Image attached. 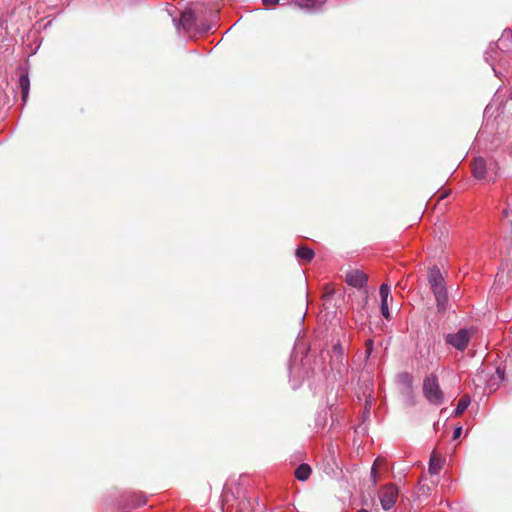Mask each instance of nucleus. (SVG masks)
<instances>
[{"instance_id":"obj_1","label":"nucleus","mask_w":512,"mask_h":512,"mask_svg":"<svg viewBox=\"0 0 512 512\" xmlns=\"http://www.w3.org/2000/svg\"><path fill=\"white\" fill-rule=\"evenodd\" d=\"M423 390L427 400L433 404H441V402H444V394L440 388L437 376L430 375L426 377L423 384Z\"/></svg>"},{"instance_id":"obj_2","label":"nucleus","mask_w":512,"mask_h":512,"mask_svg":"<svg viewBox=\"0 0 512 512\" xmlns=\"http://www.w3.org/2000/svg\"><path fill=\"white\" fill-rule=\"evenodd\" d=\"M474 331L472 328H462L453 334H448L446 341L449 345L455 347L458 350H465L468 347V343L473 335Z\"/></svg>"},{"instance_id":"obj_3","label":"nucleus","mask_w":512,"mask_h":512,"mask_svg":"<svg viewBox=\"0 0 512 512\" xmlns=\"http://www.w3.org/2000/svg\"><path fill=\"white\" fill-rule=\"evenodd\" d=\"M398 494V488L397 486L393 485V483H389L388 485L384 486L379 492L382 508L384 510H390V508H392L396 503Z\"/></svg>"},{"instance_id":"obj_4","label":"nucleus","mask_w":512,"mask_h":512,"mask_svg":"<svg viewBox=\"0 0 512 512\" xmlns=\"http://www.w3.org/2000/svg\"><path fill=\"white\" fill-rule=\"evenodd\" d=\"M369 280L368 274L359 269L348 270L345 275V282L355 288H362Z\"/></svg>"},{"instance_id":"obj_5","label":"nucleus","mask_w":512,"mask_h":512,"mask_svg":"<svg viewBox=\"0 0 512 512\" xmlns=\"http://www.w3.org/2000/svg\"><path fill=\"white\" fill-rule=\"evenodd\" d=\"M428 283L436 297L440 288L444 284V278L441 274L439 267L433 266L428 270Z\"/></svg>"},{"instance_id":"obj_6","label":"nucleus","mask_w":512,"mask_h":512,"mask_svg":"<svg viewBox=\"0 0 512 512\" xmlns=\"http://www.w3.org/2000/svg\"><path fill=\"white\" fill-rule=\"evenodd\" d=\"M436 298V306L438 312L444 313L448 308V294L447 287L443 284L439 290V292L435 296Z\"/></svg>"},{"instance_id":"obj_7","label":"nucleus","mask_w":512,"mask_h":512,"mask_svg":"<svg viewBox=\"0 0 512 512\" xmlns=\"http://www.w3.org/2000/svg\"><path fill=\"white\" fill-rule=\"evenodd\" d=\"M472 173L474 177L483 179L486 174V163L483 157H477L472 163Z\"/></svg>"},{"instance_id":"obj_8","label":"nucleus","mask_w":512,"mask_h":512,"mask_svg":"<svg viewBox=\"0 0 512 512\" xmlns=\"http://www.w3.org/2000/svg\"><path fill=\"white\" fill-rule=\"evenodd\" d=\"M443 466V461L435 452H432L430 460H429V466H428V472L431 474H437L440 472Z\"/></svg>"},{"instance_id":"obj_9","label":"nucleus","mask_w":512,"mask_h":512,"mask_svg":"<svg viewBox=\"0 0 512 512\" xmlns=\"http://www.w3.org/2000/svg\"><path fill=\"white\" fill-rule=\"evenodd\" d=\"M296 256L299 259L305 260V261H311L313 260L315 256V252L313 249L308 248V246H299L296 249Z\"/></svg>"},{"instance_id":"obj_10","label":"nucleus","mask_w":512,"mask_h":512,"mask_svg":"<svg viewBox=\"0 0 512 512\" xmlns=\"http://www.w3.org/2000/svg\"><path fill=\"white\" fill-rule=\"evenodd\" d=\"M20 87L22 92V99L24 102L29 98V89H30V78L28 74L20 75Z\"/></svg>"},{"instance_id":"obj_11","label":"nucleus","mask_w":512,"mask_h":512,"mask_svg":"<svg viewBox=\"0 0 512 512\" xmlns=\"http://www.w3.org/2000/svg\"><path fill=\"white\" fill-rule=\"evenodd\" d=\"M312 473V469L308 464H301L295 469V477L298 480H307Z\"/></svg>"},{"instance_id":"obj_12","label":"nucleus","mask_w":512,"mask_h":512,"mask_svg":"<svg viewBox=\"0 0 512 512\" xmlns=\"http://www.w3.org/2000/svg\"><path fill=\"white\" fill-rule=\"evenodd\" d=\"M469 404H471V397L468 394H464L460 397L458 405L454 411L455 415H461L468 408Z\"/></svg>"},{"instance_id":"obj_13","label":"nucleus","mask_w":512,"mask_h":512,"mask_svg":"<svg viewBox=\"0 0 512 512\" xmlns=\"http://www.w3.org/2000/svg\"><path fill=\"white\" fill-rule=\"evenodd\" d=\"M344 359V348L340 344H335L332 348L331 360H336L338 363H342Z\"/></svg>"},{"instance_id":"obj_14","label":"nucleus","mask_w":512,"mask_h":512,"mask_svg":"<svg viewBox=\"0 0 512 512\" xmlns=\"http://www.w3.org/2000/svg\"><path fill=\"white\" fill-rule=\"evenodd\" d=\"M391 294V288L388 286V284L383 283L380 286V297L381 301H386L390 297Z\"/></svg>"},{"instance_id":"obj_15","label":"nucleus","mask_w":512,"mask_h":512,"mask_svg":"<svg viewBox=\"0 0 512 512\" xmlns=\"http://www.w3.org/2000/svg\"><path fill=\"white\" fill-rule=\"evenodd\" d=\"M380 459H376L372 468H371V476H372V483L373 484H376L378 479H377V472H378V466L380 464Z\"/></svg>"},{"instance_id":"obj_16","label":"nucleus","mask_w":512,"mask_h":512,"mask_svg":"<svg viewBox=\"0 0 512 512\" xmlns=\"http://www.w3.org/2000/svg\"><path fill=\"white\" fill-rule=\"evenodd\" d=\"M380 308H381V313L384 316V318L390 319L391 318V314H390V311H389V308H388V300L381 301V307Z\"/></svg>"},{"instance_id":"obj_17","label":"nucleus","mask_w":512,"mask_h":512,"mask_svg":"<svg viewBox=\"0 0 512 512\" xmlns=\"http://www.w3.org/2000/svg\"><path fill=\"white\" fill-rule=\"evenodd\" d=\"M296 3L300 7H313V6H315V0H296Z\"/></svg>"},{"instance_id":"obj_18","label":"nucleus","mask_w":512,"mask_h":512,"mask_svg":"<svg viewBox=\"0 0 512 512\" xmlns=\"http://www.w3.org/2000/svg\"><path fill=\"white\" fill-rule=\"evenodd\" d=\"M192 17H193V13L185 12L182 14L181 20L183 21V23H189V21H190V19H192Z\"/></svg>"},{"instance_id":"obj_19","label":"nucleus","mask_w":512,"mask_h":512,"mask_svg":"<svg viewBox=\"0 0 512 512\" xmlns=\"http://www.w3.org/2000/svg\"><path fill=\"white\" fill-rule=\"evenodd\" d=\"M373 350V341H371V339H368V341L366 342V352L367 354H370Z\"/></svg>"},{"instance_id":"obj_20","label":"nucleus","mask_w":512,"mask_h":512,"mask_svg":"<svg viewBox=\"0 0 512 512\" xmlns=\"http://www.w3.org/2000/svg\"><path fill=\"white\" fill-rule=\"evenodd\" d=\"M280 0H263V3L266 6H276V4H279Z\"/></svg>"},{"instance_id":"obj_21","label":"nucleus","mask_w":512,"mask_h":512,"mask_svg":"<svg viewBox=\"0 0 512 512\" xmlns=\"http://www.w3.org/2000/svg\"><path fill=\"white\" fill-rule=\"evenodd\" d=\"M461 432H462V427L455 428L453 431V438L454 439L459 438V436H461Z\"/></svg>"},{"instance_id":"obj_22","label":"nucleus","mask_w":512,"mask_h":512,"mask_svg":"<svg viewBox=\"0 0 512 512\" xmlns=\"http://www.w3.org/2000/svg\"><path fill=\"white\" fill-rule=\"evenodd\" d=\"M358 512H369V510L362 509V510H359Z\"/></svg>"}]
</instances>
